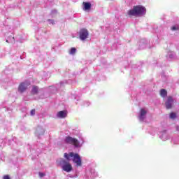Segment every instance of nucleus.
I'll return each mask as SVG.
<instances>
[{
    "label": "nucleus",
    "instance_id": "nucleus-1",
    "mask_svg": "<svg viewBox=\"0 0 179 179\" xmlns=\"http://www.w3.org/2000/svg\"><path fill=\"white\" fill-rule=\"evenodd\" d=\"M128 16L141 17L146 15V8L143 6H136L127 12Z\"/></svg>",
    "mask_w": 179,
    "mask_h": 179
},
{
    "label": "nucleus",
    "instance_id": "nucleus-2",
    "mask_svg": "<svg viewBox=\"0 0 179 179\" xmlns=\"http://www.w3.org/2000/svg\"><path fill=\"white\" fill-rule=\"evenodd\" d=\"M64 142L69 145H73L75 148H82V146H83V143H85V138L83 136H80L79 141L78 139L68 136L65 137Z\"/></svg>",
    "mask_w": 179,
    "mask_h": 179
},
{
    "label": "nucleus",
    "instance_id": "nucleus-3",
    "mask_svg": "<svg viewBox=\"0 0 179 179\" xmlns=\"http://www.w3.org/2000/svg\"><path fill=\"white\" fill-rule=\"evenodd\" d=\"M57 163L59 164V166H60L62 170L66 173H71V171L73 170V168H72V164L64 158L57 159Z\"/></svg>",
    "mask_w": 179,
    "mask_h": 179
},
{
    "label": "nucleus",
    "instance_id": "nucleus-4",
    "mask_svg": "<svg viewBox=\"0 0 179 179\" xmlns=\"http://www.w3.org/2000/svg\"><path fill=\"white\" fill-rule=\"evenodd\" d=\"M78 35L80 40H81V41H85V40L89 37V31L85 28L80 29Z\"/></svg>",
    "mask_w": 179,
    "mask_h": 179
},
{
    "label": "nucleus",
    "instance_id": "nucleus-5",
    "mask_svg": "<svg viewBox=\"0 0 179 179\" xmlns=\"http://www.w3.org/2000/svg\"><path fill=\"white\" fill-rule=\"evenodd\" d=\"M99 174L97 172H96V170L94 169H90L89 171L86 172V174L85 176V179H92L96 178V177H98Z\"/></svg>",
    "mask_w": 179,
    "mask_h": 179
},
{
    "label": "nucleus",
    "instance_id": "nucleus-6",
    "mask_svg": "<svg viewBox=\"0 0 179 179\" xmlns=\"http://www.w3.org/2000/svg\"><path fill=\"white\" fill-rule=\"evenodd\" d=\"M29 86H30V81L26 80L21 83L18 87L19 93H24V92L27 90V87H29Z\"/></svg>",
    "mask_w": 179,
    "mask_h": 179
},
{
    "label": "nucleus",
    "instance_id": "nucleus-7",
    "mask_svg": "<svg viewBox=\"0 0 179 179\" xmlns=\"http://www.w3.org/2000/svg\"><path fill=\"white\" fill-rule=\"evenodd\" d=\"M73 162L76 164V167H82V159L78 153H74L73 156Z\"/></svg>",
    "mask_w": 179,
    "mask_h": 179
},
{
    "label": "nucleus",
    "instance_id": "nucleus-8",
    "mask_svg": "<svg viewBox=\"0 0 179 179\" xmlns=\"http://www.w3.org/2000/svg\"><path fill=\"white\" fill-rule=\"evenodd\" d=\"M174 105V98L173 96H168L166 101L165 102L166 108L170 110L173 108Z\"/></svg>",
    "mask_w": 179,
    "mask_h": 179
},
{
    "label": "nucleus",
    "instance_id": "nucleus-9",
    "mask_svg": "<svg viewBox=\"0 0 179 179\" xmlns=\"http://www.w3.org/2000/svg\"><path fill=\"white\" fill-rule=\"evenodd\" d=\"M146 114H148V110L145 108H141L138 115V120L141 122H143L146 120Z\"/></svg>",
    "mask_w": 179,
    "mask_h": 179
},
{
    "label": "nucleus",
    "instance_id": "nucleus-10",
    "mask_svg": "<svg viewBox=\"0 0 179 179\" xmlns=\"http://www.w3.org/2000/svg\"><path fill=\"white\" fill-rule=\"evenodd\" d=\"M69 82H71V80H69V81L63 80L60 82L59 85L50 87V90H53V92H57V90H58V86H60V87H63V86H65V85L69 83Z\"/></svg>",
    "mask_w": 179,
    "mask_h": 179
},
{
    "label": "nucleus",
    "instance_id": "nucleus-11",
    "mask_svg": "<svg viewBox=\"0 0 179 179\" xmlns=\"http://www.w3.org/2000/svg\"><path fill=\"white\" fill-rule=\"evenodd\" d=\"M44 132H45V130L41 126H38L36 128V131L35 132V135L40 138L43 135H44Z\"/></svg>",
    "mask_w": 179,
    "mask_h": 179
},
{
    "label": "nucleus",
    "instance_id": "nucleus-12",
    "mask_svg": "<svg viewBox=\"0 0 179 179\" xmlns=\"http://www.w3.org/2000/svg\"><path fill=\"white\" fill-rule=\"evenodd\" d=\"M148 44H149V41L146 39H141L138 43L139 50H144V48H148Z\"/></svg>",
    "mask_w": 179,
    "mask_h": 179
},
{
    "label": "nucleus",
    "instance_id": "nucleus-13",
    "mask_svg": "<svg viewBox=\"0 0 179 179\" xmlns=\"http://www.w3.org/2000/svg\"><path fill=\"white\" fill-rule=\"evenodd\" d=\"M159 138L162 139V141H166L168 139H170V136H169V134H167V131L166 130H164L163 131H161L159 133Z\"/></svg>",
    "mask_w": 179,
    "mask_h": 179
},
{
    "label": "nucleus",
    "instance_id": "nucleus-14",
    "mask_svg": "<svg viewBox=\"0 0 179 179\" xmlns=\"http://www.w3.org/2000/svg\"><path fill=\"white\" fill-rule=\"evenodd\" d=\"M75 155V152H69V153H64V157L66 159V162H68L69 163L72 160L73 158V155Z\"/></svg>",
    "mask_w": 179,
    "mask_h": 179
},
{
    "label": "nucleus",
    "instance_id": "nucleus-15",
    "mask_svg": "<svg viewBox=\"0 0 179 179\" xmlns=\"http://www.w3.org/2000/svg\"><path fill=\"white\" fill-rule=\"evenodd\" d=\"M176 57L177 55L173 51H169L166 55V58L169 61H171V59H176Z\"/></svg>",
    "mask_w": 179,
    "mask_h": 179
},
{
    "label": "nucleus",
    "instance_id": "nucleus-16",
    "mask_svg": "<svg viewBox=\"0 0 179 179\" xmlns=\"http://www.w3.org/2000/svg\"><path fill=\"white\" fill-rule=\"evenodd\" d=\"M83 10H90L92 9V3L90 2H83Z\"/></svg>",
    "mask_w": 179,
    "mask_h": 179
},
{
    "label": "nucleus",
    "instance_id": "nucleus-17",
    "mask_svg": "<svg viewBox=\"0 0 179 179\" xmlns=\"http://www.w3.org/2000/svg\"><path fill=\"white\" fill-rule=\"evenodd\" d=\"M67 115L66 111L62 110L57 113V118H66Z\"/></svg>",
    "mask_w": 179,
    "mask_h": 179
},
{
    "label": "nucleus",
    "instance_id": "nucleus-18",
    "mask_svg": "<svg viewBox=\"0 0 179 179\" xmlns=\"http://www.w3.org/2000/svg\"><path fill=\"white\" fill-rule=\"evenodd\" d=\"M31 94H37L38 93V87L34 85L31 91Z\"/></svg>",
    "mask_w": 179,
    "mask_h": 179
},
{
    "label": "nucleus",
    "instance_id": "nucleus-19",
    "mask_svg": "<svg viewBox=\"0 0 179 179\" xmlns=\"http://www.w3.org/2000/svg\"><path fill=\"white\" fill-rule=\"evenodd\" d=\"M160 96L161 97H167V90H166L165 89H162L160 90Z\"/></svg>",
    "mask_w": 179,
    "mask_h": 179
},
{
    "label": "nucleus",
    "instance_id": "nucleus-20",
    "mask_svg": "<svg viewBox=\"0 0 179 179\" xmlns=\"http://www.w3.org/2000/svg\"><path fill=\"white\" fill-rule=\"evenodd\" d=\"M172 142L174 145H179V136L173 138Z\"/></svg>",
    "mask_w": 179,
    "mask_h": 179
},
{
    "label": "nucleus",
    "instance_id": "nucleus-21",
    "mask_svg": "<svg viewBox=\"0 0 179 179\" xmlns=\"http://www.w3.org/2000/svg\"><path fill=\"white\" fill-rule=\"evenodd\" d=\"M171 30L172 31H177V30H179V26L178 25H174L171 27Z\"/></svg>",
    "mask_w": 179,
    "mask_h": 179
},
{
    "label": "nucleus",
    "instance_id": "nucleus-22",
    "mask_svg": "<svg viewBox=\"0 0 179 179\" xmlns=\"http://www.w3.org/2000/svg\"><path fill=\"white\" fill-rule=\"evenodd\" d=\"M6 42L11 43H15V37L13 36L10 37L8 39L6 40Z\"/></svg>",
    "mask_w": 179,
    "mask_h": 179
},
{
    "label": "nucleus",
    "instance_id": "nucleus-23",
    "mask_svg": "<svg viewBox=\"0 0 179 179\" xmlns=\"http://www.w3.org/2000/svg\"><path fill=\"white\" fill-rule=\"evenodd\" d=\"M76 52V48H71L69 52V54L71 55H74V54Z\"/></svg>",
    "mask_w": 179,
    "mask_h": 179
},
{
    "label": "nucleus",
    "instance_id": "nucleus-24",
    "mask_svg": "<svg viewBox=\"0 0 179 179\" xmlns=\"http://www.w3.org/2000/svg\"><path fill=\"white\" fill-rule=\"evenodd\" d=\"M170 118L171 120H176V118H177V115L175 113H171Z\"/></svg>",
    "mask_w": 179,
    "mask_h": 179
},
{
    "label": "nucleus",
    "instance_id": "nucleus-25",
    "mask_svg": "<svg viewBox=\"0 0 179 179\" xmlns=\"http://www.w3.org/2000/svg\"><path fill=\"white\" fill-rule=\"evenodd\" d=\"M57 13V10H52L50 13L52 17H55V14Z\"/></svg>",
    "mask_w": 179,
    "mask_h": 179
},
{
    "label": "nucleus",
    "instance_id": "nucleus-26",
    "mask_svg": "<svg viewBox=\"0 0 179 179\" xmlns=\"http://www.w3.org/2000/svg\"><path fill=\"white\" fill-rule=\"evenodd\" d=\"M48 22H49L50 24H55V21H54V20L48 19Z\"/></svg>",
    "mask_w": 179,
    "mask_h": 179
},
{
    "label": "nucleus",
    "instance_id": "nucleus-27",
    "mask_svg": "<svg viewBox=\"0 0 179 179\" xmlns=\"http://www.w3.org/2000/svg\"><path fill=\"white\" fill-rule=\"evenodd\" d=\"M40 178H43L45 176V173L39 172L38 173Z\"/></svg>",
    "mask_w": 179,
    "mask_h": 179
},
{
    "label": "nucleus",
    "instance_id": "nucleus-28",
    "mask_svg": "<svg viewBox=\"0 0 179 179\" xmlns=\"http://www.w3.org/2000/svg\"><path fill=\"white\" fill-rule=\"evenodd\" d=\"M69 177H70V178H77L78 175H69Z\"/></svg>",
    "mask_w": 179,
    "mask_h": 179
},
{
    "label": "nucleus",
    "instance_id": "nucleus-29",
    "mask_svg": "<svg viewBox=\"0 0 179 179\" xmlns=\"http://www.w3.org/2000/svg\"><path fill=\"white\" fill-rule=\"evenodd\" d=\"M34 114H36V110L32 109L30 112V115H34Z\"/></svg>",
    "mask_w": 179,
    "mask_h": 179
},
{
    "label": "nucleus",
    "instance_id": "nucleus-30",
    "mask_svg": "<svg viewBox=\"0 0 179 179\" xmlns=\"http://www.w3.org/2000/svg\"><path fill=\"white\" fill-rule=\"evenodd\" d=\"M84 106H85V107H89V106H90V102H85Z\"/></svg>",
    "mask_w": 179,
    "mask_h": 179
},
{
    "label": "nucleus",
    "instance_id": "nucleus-31",
    "mask_svg": "<svg viewBox=\"0 0 179 179\" xmlns=\"http://www.w3.org/2000/svg\"><path fill=\"white\" fill-rule=\"evenodd\" d=\"M3 179H10V176H9V175H6L3 177Z\"/></svg>",
    "mask_w": 179,
    "mask_h": 179
},
{
    "label": "nucleus",
    "instance_id": "nucleus-32",
    "mask_svg": "<svg viewBox=\"0 0 179 179\" xmlns=\"http://www.w3.org/2000/svg\"><path fill=\"white\" fill-rule=\"evenodd\" d=\"M156 133H154L152 135H155Z\"/></svg>",
    "mask_w": 179,
    "mask_h": 179
}]
</instances>
